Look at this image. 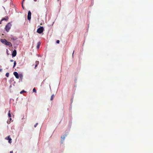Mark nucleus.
Masks as SVG:
<instances>
[{
    "mask_svg": "<svg viewBox=\"0 0 153 153\" xmlns=\"http://www.w3.org/2000/svg\"><path fill=\"white\" fill-rule=\"evenodd\" d=\"M11 26L12 25L10 22L8 23L6 25L5 29L7 32H8L9 31Z\"/></svg>",
    "mask_w": 153,
    "mask_h": 153,
    "instance_id": "nucleus-1",
    "label": "nucleus"
},
{
    "mask_svg": "<svg viewBox=\"0 0 153 153\" xmlns=\"http://www.w3.org/2000/svg\"><path fill=\"white\" fill-rule=\"evenodd\" d=\"M44 30V28L42 27H40L37 30V32L39 33H42Z\"/></svg>",
    "mask_w": 153,
    "mask_h": 153,
    "instance_id": "nucleus-2",
    "label": "nucleus"
},
{
    "mask_svg": "<svg viewBox=\"0 0 153 153\" xmlns=\"http://www.w3.org/2000/svg\"><path fill=\"white\" fill-rule=\"evenodd\" d=\"M31 13L30 11L28 12L27 15V19L28 20H30L31 19Z\"/></svg>",
    "mask_w": 153,
    "mask_h": 153,
    "instance_id": "nucleus-3",
    "label": "nucleus"
},
{
    "mask_svg": "<svg viewBox=\"0 0 153 153\" xmlns=\"http://www.w3.org/2000/svg\"><path fill=\"white\" fill-rule=\"evenodd\" d=\"M5 139L6 140H8V142L9 143H11L12 142H11V140H12V139L9 136H7V137H6V138H5Z\"/></svg>",
    "mask_w": 153,
    "mask_h": 153,
    "instance_id": "nucleus-4",
    "label": "nucleus"
},
{
    "mask_svg": "<svg viewBox=\"0 0 153 153\" xmlns=\"http://www.w3.org/2000/svg\"><path fill=\"white\" fill-rule=\"evenodd\" d=\"M13 74L15 76L16 78L17 79H19V75L18 73L16 72H14L13 73Z\"/></svg>",
    "mask_w": 153,
    "mask_h": 153,
    "instance_id": "nucleus-5",
    "label": "nucleus"
},
{
    "mask_svg": "<svg viewBox=\"0 0 153 153\" xmlns=\"http://www.w3.org/2000/svg\"><path fill=\"white\" fill-rule=\"evenodd\" d=\"M16 55V50H14L12 53V56L13 57H15Z\"/></svg>",
    "mask_w": 153,
    "mask_h": 153,
    "instance_id": "nucleus-6",
    "label": "nucleus"
},
{
    "mask_svg": "<svg viewBox=\"0 0 153 153\" xmlns=\"http://www.w3.org/2000/svg\"><path fill=\"white\" fill-rule=\"evenodd\" d=\"M1 41L3 44L4 45L6 44L7 42V41L6 39H1Z\"/></svg>",
    "mask_w": 153,
    "mask_h": 153,
    "instance_id": "nucleus-7",
    "label": "nucleus"
},
{
    "mask_svg": "<svg viewBox=\"0 0 153 153\" xmlns=\"http://www.w3.org/2000/svg\"><path fill=\"white\" fill-rule=\"evenodd\" d=\"M5 45L8 46L9 47H11V46H12V45L11 42H8L7 41Z\"/></svg>",
    "mask_w": 153,
    "mask_h": 153,
    "instance_id": "nucleus-8",
    "label": "nucleus"
},
{
    "mask_svg": "<svg viewBox=\"0 0 153 153\" xmlns=\"http://www.w3.org/2000/svg\"><path fill=\"white\" fill-rule=\"evenodd\" d=\"M8 19V18L7 16H6L5 18H3L1 20V21H2L3 20H7Z\"/></svg>",
    "mask_w": 153,
    "mask_h": 153,
    "instance_id": "nucleus-9",
    "label": "nucleus"
},
{
    "mask_svg": "<svg viewBox=\"0 0 153 153\" xmlns=\"http://www.w3.org/2000/svg\"><path fill=\"white\" fill-rule=\"evenodd\" d=\"M11 39L13 40H15L17 38L16 37L12 36L11 38Z\"/></svg>",
    "mask_w": 153,
    "mask_h": 153,
    "instance_id": "nucleus-10",
    "label": "nucleus"
},
{
    "mask_svg": "<svg viewBox=\"0 0 153 153\" xmlns=\"http://www.w3.org/2000/svg\"><path fill=\"white\" fill-rule=\"evenodd\" d=\"M40 45H41V43L40 42H39L38 43L37 46V48L38 49L39 48Z\"/></svg>",
    "mask_w": 153,
    "mask_h": 153,
    "instance_id": "nucleus-11",
    "label": "nucleus"
},
{
    "mask_svg": "<svg viewBox=\"0 0 153 153\" xmlns=\"http://www.w3.org/2000/svg\"><path fill=\"white\" fill-rule=\"evenodd\" d=\"M36 64L35 66V68H36L38 65L39 63V62L38 61H36Z\"/></svg>",
    "mask_w": 153,
    "mask_h": 153,
    "instance_id": "nucleus-12",
    "label": "nucleus"
},
{
    "mask_svg": "<svg viewBox=\"0 0 153 153\" xmlns=\"http://www.w3.org/2000/svg\"><path fill=\"white\" fill-rule=\"evenodd\" d=\"M54 96V94L52 95L51 96V100H53V97Z\"/></svg>",
    "mask_w": 153,
    "mask_h": 153,
    "instance_id": "nucleus-13",
    "label": "nucleus"
},
{
    "mask_svg": "<svg viewBox=\"0 0 153 153\" xmlns=\"http://www.w3.org/2000/svg\"><path fill=\"white\" fill-rule=\"evenodd\" d=\"M10 111H9V113H8V116L9 117H11V114H10Z\"/></svg>",
    "mask_w": 153,
    "mask_h": 153,
    "instance_id": "nucleus-14",
    "label": "nucleus"
},
{
    "mask_svg": "<svg viewBox=\"0 0 153 153\" xmlns=\"http://www.w3.org/2000/svg\"><path fill=\"white\" fill-rule=\"evenodd\" d=\"M61 138L63 140H64L65 138V136L64 135L62 136L61 137Z\"/></svg>",
    "mask_w": 153,
    "mask_h": 153,
    "instance_id": "nucleus-15",
    "label": "nucleus"
},
{
    "mask_svg": "<svg viewBox=\"0 0 153 153\" xmlns=\"http://www.w3.org/2000/svg\"><path fill=\"white\" fill-rule=\"evenodd\" d=\"M16 65V62L15 61L14 62V65H13V68H14L15 66Z\"/></svg>",
    "mask_w": 153,
    "mask_h": 153,
    "instance_id": "nucleus-16",
    "label": "nucleus"
},
{
    "mask_svg": "<svg viewBox=\"0 0 153 153\" xmlns=\"http://www.w3.org/2000/svg\"><path fill=\"white\" fill-rule=\"evenodd\" d=\"M9 76V73H7L6 74V76L7 77H8Z\"/></svg>",
    "mask_w": 153,
    "mask_h": 153,
    "instance_id": "nucleus-17",
    "label": "nucleus"
},
{
    "mask_svg": "<svg viewBox=\"0 0 153 153\" xmlns=\"http://www.w3.org/2000/svg\"><path fill=\"white\" fill-rule=\"evenodd\" d=\"M19 77L21 78H22L23 77V75L22 74H20L19 75Z\"/></svg>",
    "mask_w": 153,
    "mask_h": 153,
    "instance_id": "nucleus-18",
    "label": "nucleus"
},
{
    "mask_svg": "<svg viewBox=\"0 0 153 153\" xmlns=\"http://www.w3.org/2000/svg\"><path fill=\"white\" fill-rule=\"evenodd\" d=\"M33 92H36V90L35 88L33 89Z\"/></svg>",
    "mask_w": 153,
    "mask_h": 153,
    "instance_id": "nucleus-19",
    "label": "nucleus"
},
{
    "mask_svg": "<svg viewBox=\"0 0 153 153\" xmlns=\"http://www.w3.org/2000/svg\"><path fill=\"white\" fill-rule=\"evenodd\" d=\"M25 92V91H24V90H23V91H21L20 92V94H22V93H24V92Z\"/></svg>",
    "mask_w": 153,
    "mask_h": 153,
    "instance_id": "nucleus-20",
    "label": "nucleus"
},
{
    "mask_svg": "<svg viewBox=\"0 0 153 153\" xmlns=\"http://www.w3.org/2000/svg\"><path fill=\"white\" fill-rule=\"evenodd\" d=\"M38 123H36L34 126V127L35 128L36 127V126H37V125H38Z\"/></svg>",
    "mask_w": 153,
    "mask_h": 153,
    "instance_id": "nucleus-21",
    "label": "nucleus"
},
{
    "mask_svg": "<svg viewBox=\"0 0 153 153\" xmlns=\"http://www.w3.org/2000/svg\"><path fill=\"white\" fill-rule=\"evenodd\" d=\"M56 42L57 43H58V44L59 43V40H57L56 41Z\"/></svg>",
    "mask_w": 153,
    "mask_h": 153,
    "instance_id": "nucleus-22",
    "label": "nucleus"
},
{
    "mask_svg": "<svg viewBox=\"0 0 153 153\" xmlns=\"http://www.w3.org/2000/svg\"><path fill=\"white\" fill-rule=\"evenodd\" d=\"M10 61L11 62H13V60H10Z\"/></svg>",
    "mask_w": 153,
    "mask_h": 153,
    "instance_id": "nucleus-23",
    "label": "nucleus"
},
{
    "mask_svg": "<svg viewBox=\"0 0 153 153\" xmlns=\"http://www.w3.org/2000/svg\"><path fill=\"white\" fill-rule=\"evenodd\" d=\"M10 153H13V151H10Z\"/></svg>",
    "mask_w": 153,
    "mask_h": 153,
    "instance_id": "nucleus-24",
    "label": "nucleus"
},
{
    "mask_svg": "<svg viewBox=\"0 0 153 153\" xmlns=\"http://www.w3.org/2000/svg\"><path fill=\"white\" fill-rule=\"evenodd\" d=\"M2 71V69H0V72H1Z\"/></svg>",
    "mask_w": 153,
    "mask_h": 153,
    "instance_id": "nucleus-25",
    "label": "nucleus"
},
{
    "mask_svg": "<svg viewBox=\"0 0 153 153\" xmlns=\"http://www.w3.org/2000/svg\"><path fill=\"white\" fill-rule=\"evenodd\" d=\"M10 121H11V120H12V119H11V118H10Z\"/></svg>",
    "mask_w": 153,
    "mask_h": 153,
    "instance_id": "nucleus-26",
    "label": "nucleus"
},
{
    "mask_svg": "<svg viewBox=\"0 0 153 153\" xmlns=\"http://www.w3.org/2000/svg\"><path fill=\"white\" fill-rule=\"evenodd\" d=\"M34 1H37V0H34Z\"/></svg>",
    "mask_w": 153,
    "mask_h": 153,
    "instance_id": "nucleus-27",
    "label": "nucleus"
},
{
    "mask_svg": "<svg viewBox=\"0 0 153 153\" xmlns=\"http://www.w3.org/2000/svg\"><path fill=\"white\" fill-rule=\"evenodd\" d=\"M3 7L4 9V10H5V7Z\"/></svg>",
    "mask_w": 153,
    "mask_h": 153,
    "instance_id": "nucleus-28",
    "label": "nucleus"
},
{
    "mask_svg": "<svg viewBox=\"0 0 153 153\" xmlns=\"http://www.w3.org/2000/svg\"><path fill=\"white\" fill-rule=\"evenodd\" d=\"M74 51L73 53V55L74 53Z\"/></svg>",
    "mask_w": 153,
    "mask_h": 153,
    "instance_id": "nucleus-29",
    "label": "nucleus"
},
{
    "mask_svg": "<svg viewBox=\"0 0 153 153\" xmlns=\"http://www.w3.org/2000/svg\"><path fill=\"white\" fill-rule=\"evenodd\" d=\"M1 21H0V24L1 23Z\"/></svg>",
    "mask_w": 153,
    "mask_h": 153,
    "instance_id": "nucleus-30",
    "label": "nucleus"
},
{
    "mask_svg": "<svg viewBox=\"0 0 153 153\" xmlns=\"http://www.w3.org/2000/svg\"><path fill=\"white\" fill-rule=\"evenodd\" d=\"M22 7L23 8V5H22Z\"/></svg>",
    "mask_w": 153,
    "mask_h": 153,
    "instance_id": "nucleus-31",
    "label": "nucleus"
},
{
    "mask_svg": "<svg viewBox=\"0 0 153 153\" xmlns=\"http://www.w3.org/2000/svg\"><path fill=\"white\" fill-rule=\"evenodd\" d=\"M25 0H23V1H24Z\"/></svg>",
    "mask_w": 153,
    "mask_h": 153,
    "instance_id": "nucleus-32",
    "label": "nucleus"
},
{
    "mask_svg": "<svg viewBox=\"0 0 153 153\" xmlns=\"http://www.w3.org/2000/svg\"><path fill=\"white\" fill-rule=\"evenodd\" d=\"M59 0H58V1H59Z\"/></svg>",
    "mask_w": 153,
    "mask_h": 153,
    "instance_id": "nucleus-33",
    "label": "nucleus"
}]
</instances>
